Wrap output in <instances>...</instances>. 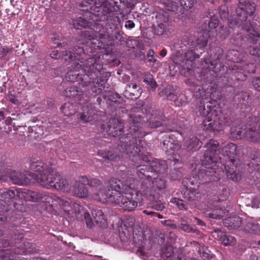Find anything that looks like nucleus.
I'll use <instances>...</instances> for the list:
<instances>
[{
  "instance_id": "obj_8",
  "label": "nucleus",
  "mask_w": 260,
  "mask_h": 260,
  "mask_svg": "<svg viewBox=\"0 0 260 260\" xmlns=\"http://www.w3.org/2000/svg\"><path fill=\"white\" fill-rule=\"evenodd\" d=\"M36 179L38 183L44 187H53L64 192H69L71 190V186L68 181L57 173L52 171L46 178L38 177Z\"/></svg>"
},
{
  "instance_id": "obj_13",
  "label": "nucleus",
  "mask_w": 260,
  "mask_h": 260,
  "mask_svg": "<svg viewBox=\"0 0 260 260\" xmlns=\"http://www.w3.org/2000/svg\"><path fill=\"white\" fill-rule=\"evenodd\" d=\"M123 128V123L121 119L113 118L109 120L106 131L109 135L115 137L121 134Z\"/></svg>"
},
{
  "instance_id": "obj_64",
  "label": "nucleus",
  "mask_w": 260,
  "mask_h": 260,
  "mask_svg": "<svg viewBox=\"0 0 260 260\" xmlns=\"http://www.w3.org/2000/svg\"><path fill=\"white\" fill-rule=\"evenodd\" d=\"M167 54V50L166 49H162L160 52V55H161L162 57H165Z\"/></svg>"
},
{
  "instance_id": "obj_32",
  "label": "nucleus",
  "mask_w": 260,
  "mask_h": 260,
  "mask_svg": "<svg viewBox=\"0 0 260 260\" xmlns=\"http://www.w3.org/2000/svg\"><path fill=\"white\" fill-rule=\"evenodd\" d=\"M236 146L233 143L229 144L228 146H225L222 150L223 155L230 157L231 155L236 154Z\"/></svg>"
},
{
  "instance_id": "obj_22",
  "label": "nucleus",
  "mask_w": 260,
  "mask_h": 260,
  "mask_svg": "<svg viewBox=\"0 0 260 260\" xmlns=\"http://www.w3.org/2000/svg\"><path fill=\"white\" fill-rule=\"evenodd\" d=\"M78 84H77L76 85H73L67 89L64 93L66 96L69 98H73L82 94L84 89H82L80 87H78ZM81 86H82V85H81Z\"/></svg>"
},
{
  "instance_id": "obj_44",
  "label": "nucleus",
  "mask_w": 260,
  "mask_h": 260,
  "mask_svg": "<svg viewBox=\"0 0 260 260\" xmlns=\"http://www.w3.org/2000/svg\"><path fill=\"white\" fill-rule=\"evenodd\" d=\"M84 216L87 226L89 228H92L94 225L93 218H91L88 212L85 213Z\"/></svg>"
},
{
  "instance_id": "obj_47",
  "label": "nucleus",
  "mask_w": 260,
  "mask_h": 260,
  "mask_svg": "<svg viewBox=\"0 0 260 260\" xmlns=\"http://www.w3.org/2000/svg\"><path fill=\"white\" fill-rule=\"evenodd\" d=\"M245 28L248 32V36L249 37L251 38V39H253V42L255 43L257 41V39L255 40L254 38L259 37V34L254 29L251 28Z\"/></svg>"
},
{
  "instance_id": "obj_49",
  "label": "nucleus",
  "mask_w": 260,
  "mask_h": 260,
  "mask_svg": "<svg viewBox=\"0 0 260 260\" xmlns=\"http://www.w3.org/2000/svg\"><path fill=\"white\" fill-rule=\"evenodd\" d=\"M155 167V170L158 172H163L167 168V165L165 160H161L158 163V167L157 165L154 166Z\"/></svg>"
},
{
  "instance_id": "obj_2",
  "label": "nucleus",
  "mask_w": 260,
  "mask_h": 260,
  "mask_svg": "<svg viewBox=\"0 0 260 260\" xmlns=\"http://www.w3.org/2000/svg\"><path fill=\"white\" fill-rule=\"evenodd\" d=\"M82 64H79V62L77 63L76 61L72 63V67L73 70L69 71L66 76V79L69 82L77 81L79 86L82 85V87L85 88L88 86L90 88L91 91L96 94H100L102 90L104 88V81L99 82V80L94 78L93 75L86 74L82 75L80 72V69H81L83 73H95L97 70L86 71L83 70Z\"/></svg>"
},
{
  "instance_id": "obj_41",
  "label": "nucleus",
  "mask_w": 260,
  "mask_h": 260,
  "mask_svg": "<svg viewBox=\"0 0 260 260\" xmlns=\"http://www.w3.org/2000/svg\"><path fill=\"white\" fill-rule=\"evenodd\" d=\"M226 173L227 177L231 179L233 181H238L241 178L240 175L236 173L234 171H227Z\"/></svg>"
},
{
  "instance_id": "obj_52",
  "label": "nucleus",
  "mask_w": 260,
  "mask_h": 260,
  "mask_svg": "<svg viewBox=\"0 0 260 260\" xmlns=\"http://www.w3.org/2000/svg\"><path fill=\"white\" fill-rule=\"evenodd\" d=\"M64 55H65V52L62 53V54H61L60 52H59L58 51H57V50L52 51L51 52V53H50V56L51 57V58H55V59H57L58 58H60L61 57L62 58L63 57L64 59H65V58L68 57V56H65Z\"/></svg>"
},
{
  "instance_id": "obj_4",
  "label": "nucleus",
  "mask_w": 260,
  "mask_h": 260,
  "mask_svg": "<svg viewBox=\"0 0 260 260\" xmlns=\"http://www.w3.org/2000/svg\"><path fill=\"white\" fill-rule=\"evenodd\" d=\"M105 29L104 34H99V39L96 35H88L87 31H84L83 34L85 37L88 35V41H86V43L91 45V47L94 49H101L105 48L106 46L112 45L114 39H117V36L120 35L118 26L113 24H108L106 26Z\"/></svg>"
},
{
  "instance_id": "obj_33",
  "label": "nucleus",
  "mask_w": 260,
  "mask_h": 260,
  "mask_svg": "<svg viewBox=\"0 0 260 260\" xmlns=\"http://www.w3.org/2000/svg\"><path fill=\"white\" fill-rule=\"evenodd\" d=\"M139 169L138 170V175L142 179V183L141 185L143 183L144 181L147 177L150 178L149 175H146V173L148 172V170L150 169L149 167L142 165L139 167Z\"/></svg>"
},
{
  "instance_id": "obj_31",
  "label": "nucleus",
  "mask_w": 260,
  "mask_h": 260,
  "mask_svg": "<svg viewBox=\"0 0 260 260\" xmlns=\"http://www.w3.org/2000/svg\"><path fill=\"white\" fill-rule=\"evenodd\" d=\"M3 260H14L16 258L15 249H6L3 252Z\"/></svg>"
},
{
  "instance_id": "obj_14",
  "label": "nucleus",
  "mask_w": 260,
  "mask_h": 260,
  "mask_svg": "<svg viewBox=\"0 0 260 260\" xmlns=\"http://www.w3.org/2000/svg\"><path fill=\"white\" fill-rule=\"evenodd\" d=\"M93 105L86 103V106L82 107L83 112L80 115V119L83 122H88L94 119L96 114Z\"/></svg>"
},
{
  "instance_id": "obj_28",
  "label": "nucleus",
  "mask_w": 260,
  "mask_h": 260,
  "mask_svg": "<svg viewBox=\"0 0 260 260\" xmlns=\"http://www.w3.org/2000/svg\"><path fill=\"white\" fill-rule=\"evenodd\" d=\"M72 25L75 28L79 29L88 27L90 25V23L87 20L79 17L73 20Z\"/></svg>"
},
{
  "instance_id": "obj_36",
  "label": "nucleus",
  "mask_w": 260,
  "mask_h": 260,
  "mask_svg": "<svg viewBox=\"0 0 260 260\" xmlns=\"http://www.w3.org/2000/svg\"><path fill=\"white\" fill-rule=\"evenodd\" d=\"M199 252L201 257L204 260H209L212 256L209 250L204 246L199 247Z\"/></svg>"
},
{
  "instance_id": "obj_50",
  "label": "nucleus",
  "mask_w": 260,
  "mask_h": 260,
  "mask_svg": "<svg viewBox=\"0 0 260 260\" xmlns=\"http://www.w3.org/2000/svg\"><path fill=\"white\" fill-rule=\"evenodd\" d=\"M164 145H167L168 147H170L171 150L175 152L179 150L181 148V146L179 143L177 142H168L167 144L164 143Z\"/></svg>"
},
{
  "instance_id": "obj_19",
  "label": "nucleus",
  "mask_w": 260,
  "mask_h": 260,
  "mask_svg": "<svg viewBox=\"0 0 260 260\" xmlns=\"http://www.w3.org/2000/svg\"><path fill=\"white\" fill-rule=\"evenodd\" d=\"M141 94V88L135 83H129L127 85L124 91V95L127 98L133 96L138 97Z\"/></svg>"
},
{
  "instance_id": "obj_30",
  "label": "nucleus",
  "mask_w": 260,
  "mask_h": 260,
  "mask_svg": "<svg viewBox=\"0 0 260 260\" xmlns=\"http://www.w3.org/2000/svg\"><path fill=\"white\" fill-rule=\"evenodd\" d=\"M217 116L214 117H208L204 120L203 125L204 129H209L211 128H214V125L216 122V120L217 119Z\"/></svg>"
},
{
  "instance_id": "obj_24",
  "label": "nucleus",
  "mask_w": 260,
  "mask_h": 260,
  "mask_svg": "<svg viewBox=\"0 0 260 260\" xmlns=\"http://www.w3.org/2000/svg\"><path fill=\"white\" fill-rule=\"evenodd\" d=\"M185 149L188 151H196L199 149L202 145V142L197 138H193L186 141Z\"/></svg>"
},
{
  "instance_id": "obj_39",
  "label": "nucleus",
  "mask_w": 260,
  "mask_h": 260,
  "mask_svg": "<svg viewBox=\"0 0 260 260\" xmlns=\"http://www.w3.org/2000/svg\"><path fill=\"white\" fill-rule=\"evenodd\" d=\"M224 215V212L221 210H215L209 214L210 218L213 219H220Z\"/></svg>"
},
{
  "instance_id": "obj_55",
  "label": "nucleus",
  "mask_w": 260,
  "mask_h": 260,
  "mask_svg": "<svg viewBox=\"0 0 260 260\" xmlns=\"http://www.w3.org/2000/svg\"><path fill=\"white\" fill-rule=\"evenodd\" d=\"M161 223L164 225L171 227L172 229H176L177 226L173 223V221L171 220H167L161 221Z\"/></svg>"
},
{
  "instance_id": "obj_26",
  "label": "nucleus",
  "mask_w": 260,
  "mask_h": 260,
  "mask_svg": "<svg viewBox=\"0 0 260 260\" xmlns=\"http://www.w3.org/2000/svg\"><path fill=\"white\" fill-rule=\"evenodd\" d=\"M246 128L242 129L240 127H235L232 128L231 130V136L235 139H240L242 138H245Z\"/></svg>"
},
{
  "instance_id": "obj_27",
  "label": "nucleus",
  "mask_w": 260,
  "mask_h": 260,
  "mask_svg": "<svg viewBox=\"0 0 260 260\" xmlns=\"http://www.w3.org/2000/svg\"><path fill=\"white\" fill-rule=\"evenodd\" d=\"M219 240L224 246H233L236 244V239L232 236H228L221 233Z\"/></svg>"
},
{
  "instance_id": "obj_58",
  "label": "nucleus",
  "mask_w": 260,
  "mask_h": 260,
  "mask_svg": "<svg viewBox=\"0 0 260 260\" xmlns=\"http://www.w3.org/2000/svg\"><path fill=\"white\" fill-rule=\"evenodd\" d=\"M159 29H158V34L162 35L166 31V28L165 25L163 23H160L158 24Z\"/></svg>"
},
{
  "instance_id": "obj_60",
  "label": "nucleus",
  "mask_w": 260,
  "mask_h": 260,
  "mask_svg": "<svg viewBox=\"0 0 260 260\" xmlns=\"http://www.w3.org/2000/svg\"><path fill=\"white\" fill-rule=\"evenodd\" d=\"M249 53L252 55H257L259 54V50L254 48H250L249 49Z\"/></svg>"
},
{
  "instance_id": "obj_5",
  "label": "nucleus",
  "mask_w": 260,
  "mask_h": 260,
  "mask_svg": "<svg viewBox=\"0 0 260 260\" xmlns=\"http://www.w3.org/2000/svg\"><path fill=\"white\" fill-rule=\"evenodd\" d=\"M82 55H85L84 50L80 47H75L74 52L70 51H65L66 61H71L73 63L76 61L79 62V64H82L83 70L85 71L97 70L99 72L102 69V66L99 63V58L95 57H90L85 60L84 57H81Z\"/></svg>"
},
{
  "instance_id": "obj_53",
  "label": "nucleus",
  "mask_w": 260,
  "mask_h": 260,
  "mask_svg": "<svg viewBox=\"0 0 260 260\" xmlns=\"http://www.w3.org/2000/svg\"><path fill=\"white\" fill-rule=\"evenodd\" d=\"M197 44L200 47H205L207 44V40L203 36L202 38H199L196 41Z\"/></svg>"
},
{
  "instance_id": "obj_61",
  "label": "nucleus",
  "mask_w": 260,
  "mask_h": 260,
  "mask_svg": "<svg viewBox=\"0 0 260 260\" xmlns=\"http://www.w3.org/2000/svg\"><path fill=\"white\" fill-rule=\"evenodd\" d=\"M151 126L152 127H157L161 125V123L160 121H156L155 122H152V123H150Z\"/></svg>"
},
{
  "instance_id": "obj_34",
  "label": "nucleus",
  "mask_w": 260,
  "mask_h": 260,
  "mask_svg": "<svg viewBox=\"0 0 260 260\" xmlns=\"http://www.w3.org/2000/svg\"><path fill=\"white\" fill-rule=\"evenodd\" d=\"M144 82L147 84L152 89H155L157 87V83L153 78V76L149 73L144 75Z\"/></svg>"
},
{
  "instance_id": "obj_16",
  "label": "nucleus",
  "mask_w": 260,
  "mask_h": 260,
  "mask_svg": "<svg viewBox=\"0 0 260 260\" xmlns=\"http://www.w3.org/2000/svg\"><path fill=\"white\" fill-rule=\"evenodd\" d=\"M120 150L122 152L129 154L130 158L133 160V157H140L139 153L141 151L140 148L136 145H131L130 144L122 145L120 146Z\"/></svg>"
},
{
  "instance_id": "obj_35",
  "label": "nucleus",
  "mask_w": 260,
  "mask_h": 260,
  "mask_svg": "<svg viewBox=\"0 0 260 260\" xmlns=\"http://www.w3.org/2000/svg\"><path fill=\"white\" fill-rule=\"evenodd\" d=\"M15 197V192L12 190H6L1 194V198L5 202H8Z\"/></svg>"
},
{
  "instance_id": "obj_51",
  "label": "nucleus",
  "mask_w": 260,
  "mask_h": 260,
  "mask_svg": "<svg viewBox=\"0 0 260 260\" xmlns=\"http://www.w3.org/2000/svg\"><path fill=\"white\" fill-rule=\"evenodd\" d=\"M181 228L185 232H189L192 231L187 222L183 218L181 219Z\"/></svg>"
},
{
  "instance_id": "obj_37",
  "label": "nucleus",
  "mask_w": 260,
  "mask_h": 260,
  "mask_svg": "<svg viewBox=\"0 0 260 260\" xmlns=\"http://www.w3.org/2000/svg\"><path fill=\"white\" fill-rule=\"evenodd\" d=\"M73 106L70 103H66L62 106L61 109L64 115L70 116L74 114V111L72 110Z\"/></svg>"
},
{
  "instance_id": "obj_17",
  "label": "nucleus",
  "mask_w": 260,
  "mask_h": 260,
  "mask_svg": "<svg viewBox=\"0 0 260 260\" xmlns=\"http://www.w3.org/2000/svg\"><path fill=\"white\" fill-rule=\"evenodd\" d=\"M8 99L11 104H9L8 106L7 112L11 117L16 116V110H15V105L16 104V94L15 91L10 90L9 94L8 95Z\"/></svg>"
},
{
  "instance_id": "obj_43",
  "label": "nucleus",
  "mask_w": 260,
  "mask_h": 260,
  "mask_svg": "<svg viewBox=\"0 0 260 260\" xmlns=\"http://www.w3.org/2000/svg\"><path fill=\"white\" fill-rule=\"evenodd\" d=\"M218 25V21L217 19H213L211 20L208 24V26L210 29L209 32H210L212 36H214V29L216 28Z\"/></svg>"
},
{
  "instance_id": "obj_48",
  "label": "nucleus",
  "mask_w": 260,
  "mask_h": 260,
  "mask_svg": "<svg viewBox=\"0 0 260 260\" xmlns=\"http://www.w3.org/2000/svg\"><path fill=\"white\" fill-rule=\"evenodd\" d=\"M171 202L176 205L180 210H183L186 208L185 205L181 200L174 198L171 200Z\"/></svg>"
},
{
  "instance_id": "obj_25",
  "label": "nucleus",
  "mask_w": 260,
  "mask_h": 260,
  "mask_svg": "<svg viewBox=\"0 0 260 260\" xmlns=\"http://www.w3.org/2000/svg\"><path fill=\"white\" fill-rule=\"evenodd\" d=\"M18 244V243H17ZM19 252L23 254H28L34 252L33 245L28 242H24L18 243Z\"/></svg>"
},
{
  "instance_id": "obj_12",
  "label": "nucleus",
  "mask_w": 260,
  "mask_h": 260,
  "mask_svg": "<svg viewBox=\"0 0 260 260\" xmlns=\"http://www.w3.org/2000/svg\"><path fill=\"white\" fill-rule=\"evenodd\" d=\"M93 179H96V178H93ZM92 179H90L89 181L86 177H82L79 178L78 180L75 181L73 187L71 188V190L74 196L80 198H83L87 197L89 193V191L85 186L87 183H88L89 185L91 187V193L94 200L95 196L94 194L95 192L94 188L90 185V181Z\"/></svg>"
},
{
  "instance_id": "obj_15",
  "label": "nucleus",
  "mask_w": 260,
  "mask_h": 260,
  "mask_svg": "<svg viewBox=\"0 0 260 260\" xmlns=\"http://www.w3.org/2000/svg\"><path fill=\"white\" fill-rule=\"evenodd\" d=\"M256 124H250L246 127L245 138L252 142L260 140V127L256 129Z\"/></svg>"
},
{
  "instance_id": "obj_42",
  "label": "nucleus",
  "mask_w": 260,
  "mask_h": 260,
  "mask_svg": "<svg viewBox=\"0 0 260 260\" xmlns=\"http://www.w3.org/2000/svg\"><path fill=\"white\" fill-rule=\"evenodd\" d=\"M180 4L185 10L190 9L194 5L193 0H180Z\"/></svg>"
},
{
  "instance_id": "obj_57",
  "label": "nucleus",
  "mask_w": 260,
  "mask_h": 260,
  "mask_svg": "<svg viewBox=\"0 0 260 260\" xmlns=\"http://www.w3.org/2000/svg\"><path fill=\"white\" fill-rule=\"evenodd\" d=\"M253 85L256 90L260 92V78H256L254 79Z\"/></svg>"
},
{
  "instance_id": "obj_45",
  "label": "nucleus",
  "mask_w": 260,
  "mask_h": 260,
  "mask_svg": "<svg viewBox=\"0 0 260 260\" xmlns=\"http://www.w3.org/2000/svg\"><path fill=\"white\" fill-rule=\"evenodd\" d=\"M185 57L186 60L192 61L194 60L197 58H198V56L192 50L187 51L185 54Z\"/></svg>"
},
{
  "instance_id": "obj_56",
  "label": "nucleus",
  "mask_w": 260,
  "mask_h": 260,
  "mask_svg": "<svg viewBox=\"0 0 260 260\" xmlns=\"http://www.w3.org/2000/svg\"><path fill=\"white\" fill-rule=\"evenodd\" d=\"M130 121L133 122V124L130 127L131 133L132 132H136L139 127V124H137L138 121H137V122H135L134 119H131Z\"/></svg>"
},
{
  "instance_id": "obj_63",
  "label": "nucleus",
  "mask_w": 260,
  "mask_h": 260,
  "mask_svg": "<svg viewBox=\"0 0 260 260\" xmlns=\"http://www.w3.org/2000/svg\"><path fill=\"white\" fill-rule=\"evenodd\" d=\"M209 62H210V66L211 67H213L212 68H210V67L209 65H208L207 67L204 66V68H207L210 69H213V68H215L214 66L216 65V64L214 63L213 62L210 61L209 60Z\"/></svg>"
},
{
  "instance_id": "obj_46",
  "label": "nucleus",
  "mask_w": 260,
  "mask_h": 260,
  "mask_svg": "<svg viewBox=\"0 0 260 260\" xmlns=\"http://www.w3.org/2000/svg\"><path fill=\"white\" fill-rule=\"evenodd\" d=\"M12 51V48L6 46L0 47V58H3Z\"/></svg>"
},
{
  "instance_id": "obj_38",
  "label": "nucleus",
  "mask_w": 260,
  "mask_h": 260,
  "mask_svg": "<svg viewBox=\"0 0 260 260\" xmlns=\"http://www.w3.org/2000/svg\"><path fill=\"white\" fill-rule=\"evenodd\" d=\"M166 204L162 203L160 201H152L151 208L156 210L161 211L165 208Z\"/></svg>"
},
{
  "instance_id": "obj_54",
  "label": "nucleus",
  "mask_w": 260,
  "mask_h": 260,
  "mask_svg": "<svg viewBox=\"0 0 260 260\" xmlns=\"http://www.w3.org/2000/svg\"><path fill=\"white\" fill-rule=\"evenodd\" d=\"M147 57L148 58V61L155 62L156 59L154 56V52L152 50H150L148 53Z\"/></svg>"
},
{
  "instance_id": "obj_6",
  "label": "nucleus",
  "mask_w": 260,
  "mask_h": 260,
  "mask_svg": "<svg viewBox=\"0 0 260 260\" xmlns=\"http://www.w3.org/2000/svg\"><path fill=\"white\" fill-rule=\"evenodd\" d=\"M30 169L33 171L31 174H23L20 173L17 176V185H27L30 182V179L27 176L31 177V179L38 183L36 178H46L51 171V169L44 166L40 160L33 161L30 163Z\"/></svg>"
},
{
  "instance_id": "obj_18",
  "label": "nucleus",
  "mask_w": 260,
  "mask_h": 260,
  "mask_svg": "<svg viewBox=\"0 0 260 260\" xmlns=\"http://www.w3.org/2000/svg\"><path fill=\"white\" fill-rule=\"evenodd\" d=\"M92 217L95 223L100 226L105 227L107 222L105 218L103 212L99 209H93L91 212Z\"/></svg>"
},
{
  "instance_id": "obj_7",
  "label": "nucleus",
  "mask_w": 260,
  "mask_h": 260,
  "mask_svg": "<svg viewBox=\"0 0 260 260\" xmlns=\"http://www.w3.org/2000/svg\"><path fill=\"white\" fill-rule=\"evenodd\" d=\"M83 3L86 4L93 3V6L91 7V10L93 12L88 13L89 14L90 19H94L93 16L98 18L95 21L104 20L107 19L108 16L113 11L112 4L106 0H84Z\"/></svg>"
},
{
  "instance_id": "obj_29",
  "label": "nucleus",
  "mask_w": 260,
  "mask_h": 260,
  "mask_svg": "<svg viewBox=\"0 0 260 260\" xmlns=\"http://www.w3.org/2000/svg\"><path fill=\"white\" fill-rule=\"evenodd\" d=\"M16 122V118L15 117H11V116H8L6 117L5 120V123L8 126L7 132L8 133L12 132L14 131V134L16 131V126L15 125Z\"/></svg>"
},
{
  "instance_id": "obj_9",
  "label": "nucleus",
  "mask_w": 260,
  "mask_h": 260,
  "mask_svg": "<svg viewBox=\"0 0 260 260\" xmlns=\"http://www.w3.org/2000/svg\"><path fill=\"white\" fill-rule=\"evenodd\" d=\"M255 9L254 3H250L247 0H240L239 8L236 10L237 20H230L229 27L234 28L236 25H242L241 23L246 20L248 15H251L253 14Z\"/></svg>"
},
{
  "instance_id": "obj_23",
  "label": "nucleus",
  "mask_w": 260,
  "mask_h": 260,
  "mask_svg": "<svg viewBox=\"0 0 260 260\" xmlns=\"http://www.w3.org/2000/svg\"><path fill=\"white\" fill-rule=\"evenodd\" d=\"M241 223V219L240 217H230L225 219L223 222L225 226L234 229L240 227Z\"/></svg>"
},
{
  "instance_id": "obj_40",
  "label": "nucleus",
  "mask_w": 260,
  "mask_h": 260,
  "mask_svg": "<svg viewBox=\"0 0 260 260\" xmlns=\"http://www.w3.org/2000/svg\"><path fill=\"white\" fill-rule=\"evenodd\" d=\"M185 83L187 85L190 87L191 89L195 92H197L198 90L200 91L201 89V87L198 86L191 79H187L185 81Z\"/></svg>"
},
{
  "instance_id": "obj_10",
  "label": "nucleus",
  "mask_w": 260,
  "mask_h": 260,
  "mask_svg": "<svg viewBox=\"0 0 260 260\" xmlns=\"http://www.w3.org/2000/svg\"><path fill=\"white\" fill-rule=\"evenodd\" d=\"M218 146V142L215 140H210L207 144V149L201 159L202 165L208 168L214 169L216 164L219 161L216 153Z\"/></svg>"
},
{
  "instance_id": "obj_62",
  "label": "nucleus",
  "mask_w": 260,
  "mask_h": 260,
  "mask_svg": "<svg viewBox=\"0 0 260 260\" xmlns=\"http://www.w3.org/2000/svg\"><path fill=\"white\" fill-rule=\"evenodd\" d=\"M143 212L146 214V215H155V212H153V211H149L148 210H144L143 211Z\"/></svg>"
},
{
  "instance_id": "obj_3",
  "label": "nucleus",
  "mask_w": 260,
  "mask_h": 260,
  "mask_svg": "<svg viewBox=\"0 0 260 260\" xmlns=\"http://www.w3.org/2000/svg\"><path fill=\"white\" fill-rule=\"evenodd\" d=\"M17 198L21 200L32 202L42 201L52 206H60L64 210H67L68 207L70 206L69 201L54 194L49 195L46 193L31 191L24 188H17Z\"/></svg>"
},
{
  "instance_id": "obj_59",
  "label": "nucleus",
  "mask_w": 260,
  "mask_h": 260,
  "mask_svg": "<svg viewBox=\"0 0 260 260\" xmlns=\"http://www.w3.org/2000/svg\"><path fill=\"white\" fill-rule=\"evenodd\" d=\"M135 26V23L132 20H128L126 21L125 24V27L128 29H132Z\"/></svg>"
},
{
  "instance_id": "obj_21",
  "label": "nucleus",
  "mask_w": 260,
  "mask_h": 260,
  "mask_svg": "<svg viewBox=\"0 0 260 260\" xmlns=\"http://www.w3.org/2000/svg\"><path fill=\"white\" fill-rule=\"evenodd\" d=\"M199 112L200 115L206 117H215L217 116L216 112L215 110L211 109L209 105L205 106V105H201L199 107Z\"/></svg>"
},
{
  "instance_id": "obj_1",
  "label": "nucleus",
  "mask_w": 260,
  "mask_h": 260,
  "mask_svg": "<svg viewBox=\"0 0 260 260\" xmlns=\"http://www.w3.org/2000/svg\"><path fill=\"white\" fill-rule=\"evenodd\" d=\"M136 181L129 179L125 183L115 178L108 182H102L99 179H92L90 185L94 188L95 199L105 203L110 202L119 205L123 210L132 211L138 206L139 194L143 196L135 188Z\"/></svg>"
},
{
  "instance_id": "obj_11",
  "label": "nucleus",
  "mask_w": 260,
  "mask_h": 260,
  "mask_svg": "<svg viewBox=\"0 0 260 260\" xmlns=\"http://www.w3.org/2000/svg\"><path fill=\"white\" fill-rule=\"evenodd\" d=\"M166 187L165 181L161 178L157 177L151 181L150 178L147 177L140 188V192L145 197L153 196V190L156 187L158 189H162Z\"/></svg>"
},
{
  "instance_id": "obj_20",
  "label": "nucleus",
  "mask_w": 260,
  "mask_h": 260,
  "mask_svg": "<svg viewBox=\"0 0 260 260\" xmlns=\"http://www.w3.org/2000/svg\"><path fill=\"white\" fill-rule=\"evenodd\" d=\"M245 232L249 233L259 234L260 233V228L259 225L254 222L251 218H248L246 220V224L244 226Z\"/></svg>"
}]
</instances>
